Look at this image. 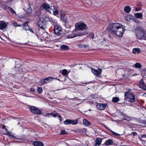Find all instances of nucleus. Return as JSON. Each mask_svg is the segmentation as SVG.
I'll return each mask as SVG.
<instances>
[{"instance_id": "72a5a7b5", "label": "nucleus", "mask_w": 146, "mask_h": 146, "mask_svg": "<svg viewBox=\"0 0 146 146\" xmlns=\"http://www.w3.org/2000/svg\"><path fill=\"white\" fill-rule=\"evenodd\" d=\"M108 129L109 130H110V131H111L112 132V134L113 135H114L116 136H119L120 135H119V134H118L117 133H116L113 131H112L110 129L108 128Z\"/></svg>"}, {"instance_id": "5701e85b", "label": "nucleus", "mask_w": 146, "mask_h": 146, "mask_svg": "<svg viewBox=\"0 0 146 146\" xmlns=\"http://www.w3.org/2000/svg\"><path fill=\"white\" fill-rule=\"evenodd\" d=\"M141 50L139 48H134L133 49V52L134 54H139Z\"/></svg>"}, {"instance_id": "37998d69", "label": "nucleus", "mask_w": 146, "mask_h": 146, "mask_svg": "<svg viewBox=\"0 0 146 146\" xmlns=\"http://www.w3.org/2000/svg\"><path fill=\"white\" fill-rule=\"evenodd\" d=\"M12 25L13 26L15 27H17V24L16 22H15L13 23Z\"/></svg>"}, {"instance_id": "412c9836", "label": "nucleus", "mask_w": 146, "mask_h": 146, "mask_svg": "<svg viewBox=\"0 0 146 146\" xmlns=\"http://www.w3.org/2000/svg\"><path fill=\"white\" fill-rule=\"evenodd\" d=\"M60 48L62 50H68L69 49L68 46L65 45H61L60 46Z\"/></svg>"}, {"instance_id": "9d476101", "label": "nucleus", "mask_w": 146, "mask_h": 146, "mask_svg": "<svg viewBox=\"0 0 146 146\" xmlns=\"http://www.w3.org/2000/svg\"><path fill=\"white\" fill-rule=\"evenodd\" d=\"M7 27L6 23L3 21H0V30L6 31Z\"/></svg>"}, {"instance_id": "aec40b11", "label": "nucleus", "mask_w": 146, "mask_h": 146, "mask_svg": "<svg viewBox=\"0 0 146 146\" xmlns=\"http://www.w3.org/2000/svg\"><path fill=\"white\" fill-rule=\"evenodd\" d=\"M135 16L137 18L139 19H142L143 17V15L142 13H138L135 14Z\"/></svg>"}, {"instance_id": "bb28decb", "label": "nucleus", "mask_w": 146, "mask_h": 146, "mask_svg": "<svg viewBox=\"0 0 146 146\" xmlns=\"http://www.w3.org/2000/svg\"><path fill=\"white\" fill-rule=\"evenodd\" d=\"M7 135L8 136H10L13 138L16 139H18L17 136H15L14 134H12L10 132H9Z\"/></svg>"}, {"instance_id": "79ce46f5", "label": "nucleus", "mask_w": 146, "mask_h": 146, "mask_svg": "<svg viewBox=\"0 0 146 146\" xmlns=\"http://www.w3.org/2000/svg\"><path fill=\"white\" fill-rule=\"evenodd\" d=\"M144 84H145L143 80V79H141L140 81L139 86Z\"/></svg>"}, {"instance_id": "a19ab883", "label": "nucleus", "mask_w": 146, "mask_h": 146, "mask_svg": "<svg viewBox=\"0 0 146 146\" xmlns=\"http://www.w3.org/2000/svg\"><path fill=\"white\" fill-rule=\"evenodd\" d=\"M35 14L36 15H39L40 14V12L39 10L36 11L35 12Z\"/></svg>"}, {"instance_id": "a878e982", "label": "nucleus", "mask_w": 146, "mask_h": 146, "mask_svg": "<svg viewBox=\"0 0 146 146\" xmlns=\"http://www.w3.org/2000/svg\"><path fill=\"white\" fill-rule=\"evenodd\" d=\"M61 20L64 23L67 21V17L64 15H61Z\"/></svg>"}, {"instance_id": "4be33fe9", "label": "nucleus", "mask_w": 146, "mask_h": 146, "mask_svg": "<svg viewBox=\"0 0 146 146\" xmlns=\"http://www.w3.org/2000/svg\"><path fill=\"white\" fill-rule=\"evenodd\" d=\"M82 35L80 33H77L75 34H72L70 36H69L68 37V38H74V37H76L77 36H81Z\"/></svg>"}, {"instance_id": "052dcab7", "label": "nucleus", "mask_w": 146, "mask_h": 146, "mask_svg": "<svg viewBox=\"0 0 146 146\" xmlns=\"http://www.w3.org/2000/svg\"><path fill=\"white\" fill-rule=\"evenodd\" d=\"M55 78V79L57 80H59V81L60 80V79H59L56 78Z\"/></svg>"}, {"instance_id": "a18cd8bd", "label": "nucleus", "mask_w": 146, "mask_h": 146, "mask_svg": "<svg viewBox=\"0 0 146 146\" xmlns=\"http://www.w3.org/2000/svg\"><path fill=\"white\" fill-rule=\"evenodd\" d=\"M35 90L34 88H31L30 89V91L32 92H34Z\"/></svg>"}, {"instance_id": "3c124183", "label": "nucleus", "mask_w": 146, "mask_h": 146, "mask_svg": "<svg viewBox=\"0 0 146 146\" xmlns=\"http://www.w3.org/2000/svg\"><path fill=\"white\" fill-rule=\"evenodd\" d=\"M28 10H29V11H28V13H31V9L30 8L29 9H28Z\"/></svg>"}, {"instance_id": "680f3d73", "label": "nucleus", "mask_w": 146, "mask_h": 146, "mask_svg": "<svg viewBox=\"0 0 146 146\" xmlns=\"http://www.w3.org/2000/svg\"><path fill=\"white\" fill-rule=\"evenodd\" d=\"M91 83V82H89L88 83L86 82V84H89V83Z\"/></svg>"}, {"instance_id": "4c0bfd02", "label": "nucleus", "mask_w": 146, "mask_h": 146, "mask_svg": "<svg viewBox=\"0 0 146 146\" xmlns=\"http://www.w3.org/2000/svg\"><path fill=\"white\" fill-rule=\"evenodd\" d=\"M40 9L41 10L46 9V4L44 3L43 4V5H41L40 7Z\"/></svg>"}, {"instance_id": "de8ad7c7", "label": "nucleus", "mask_w": 146, "mask_h": 146, "mask_svg": "<svg viewBox=\"0 0 146 146\" xmlns=\"http://www.w3.org/2000/svg\"><path fill=\"white\" fill-rule=\"evenodd\" d=\"M141 138H146V135H142L141 136Z\"/></svg>"}, {"instance_id": "f03ea898", "label": "nucleus", "mask_w": 146, "mask_h": 146, "mask_svg": "<svg viewBox=\"0 0 146 146\" xmlns=\"http://www.w3.org/2000/svg\"><path fill=\"white\" fill-rule=\"evenodd\" d=\"M135 35L138 39L146 40V31L143 27H138L136 30Z\"/></svg>"}, {"instance_id": "774afa93", "label": "nucleus", "mask_w": 146, "mask_h": 146, "mask_svg": "<svg viewBox=\"0 0 146 146\" xmlns=\"http://www.w3.org/2000/svg\"><path fill=\"white\" fill-rule=\"evenodd\" d=\"M139 139H140V140H141L140 139V138H139Z\"/></svg>"}, {"instance_id": "f8f14e48", "label": "nucleus", "mask_w": 146, "mask_h": 146, "mask_svg": "<svg viewBox=\"0 0 146 146\" xmlns=\"http://www.w3.org/2000/svg\"><path fill=\"white\" fill-rule=\"evenodd\" d=\"M28 21H26L24 23L23 25V30L26 31L28 30V29H29V28L28 25Z\"/></svg>"}, {"instance_id": "f3484780", "label": "nucleus", "mask_w": 146, "mask_h": 146, "mask_svg": "<svg viewBox=\"0 0 146 146\" xmlns=\"http://www.w3.org/2000/svg\"><path fill=\"white\" fill-rule=\"evenodd\" d=\"M70 72V71H69L68 72L67 70L66 69L62 70L60 71V72L64 76L67 75Z\"/></svg>"}, {"instance_id": "6e6552de", "label": "nucleus", "mask_w": 146, "mask_h": 146, "mask_svg": "<svg viewBox=\"0 0 146 146\" xmlns=\"http://www.w3.org/2000/svg\"><path fill=\"white\" fill-rule=\"evenodd\" d=\"M91 71L96 76H99L102 72L101 69L98 68V70H96L94 68H92L91 69Z\"/></svg>"}, {"instance_id": "f704fd0d", "label": "nucleus", "mask_w": 146, "mask_h": 146, "mask_svg": "<svg viewBox=\"0 0 146 146\" xmlns=\"http://www.w3.org/2000/svg\"><path fill=\"white\" fill-rule=\"evenodd\" d=\"M37 91L39 94H41L42 92V88L41 87L38 88L37 89Z\"/></svg>"}, {"instance_id": "2f4dec72", "label": "nucleus", "mask_w": 146, "mask_h": 146, "mask_svg": "<svg viewBox=\"0 0 146 146\" xmlns=\"http://www.w3.org/2000/svg\"><path fill=\"white\" fill-rule=\"evenodd\" d=\"M52 12L53 13V14L55 15L58 14V11L57 10V9L55 8V7H54V9H53V11Z\"/></svg>"}, {"instance_id": "b1692460", "label": "nucleus", "mask_w": 146, "mask_h": 146, "mask_svg": "<svg viewBox=\"0 0 146 146\" xmlns=\"http://www.w3.org/2000/svg\"><path fill=\"white\" fill-rule=\"evenodd\" d=\"M124 11L127 13H129L131 11V8L130 6H126L124 8Z\"/></svg>"}, {"instance_id": "c03bdc74", "label": "nucleus", "mask_w": 146, "mask_h": 146, "mask_svg": "<svg viewBox=\"0 0 146 146\" xmlns=\"http://www.w3.org/2000/svg\"><path fill=\"white\" fill-rule=\"evenodd\" d=\"M82 129H80L77 130L76 131V132H78L79 133H81L82 132Z\"/></svg>"}, {"instance_id": "6ab92c4d", "label": "nucleus", "mask_w": 146, "mask_h": 146, "mask_svg": "<svg viewBox=\"0 0 146 146\" xmlns=\"http://www.w3.org/2000/svg\"><path fill=\"white\" fill-rule=\"evenodd\" d=\"M83 123L85 126L90 125V122L86 119H84L83 120Z\"/></svg>"}, {"instance_id": "9b49d317", "label": "nucleus", "mask_w": 146, "mask_h": 146, "mask_svg": "<svg viewBox=\"0 0 146 146\" xmlns=\"http://www.w3.org/2000/svg\"><path fill=\"white\" fill-rule=\"evenodd\" d=\"M102 139L100 138L97 137L95 141L94 146H99L101 144Z\"/></svg>"}, {"instance_id": "49530a36", "label": "nucleus", "mask_w": 146, "mask_h": 146, "mask_svg": "<svg viewBox=\"0 0 146 146\" xmlns=\"http://www.w3.org/2000/svg\"><path fill=\"white\" fill-rule=\"evenodd\" d=\"M77 46L79 48H82V45H81L80 44H78Z\"/></svg>"}, {"instance_id": "4468645a", "label": "nucleus", "mask_w": 146, "mask_h": 146, "mask_svg": "<svg viewBox=\"0 0 146 146\" xmlns=\"http://www.w3.org/2000/svg\"><path fill=\"white\" fill-rule=\"evenodd\" d=\"M33 145L35 146H43V144L42 142L38 141H34Z\"/></svg>"}, {"instance_id": "ea45409f", "label": "nucleus", "mask_w": 146, "mask_h": 146, "mask_svg": "<svg viewBox=\"0 0 146 146\" xmlns=\"http://www.w3.org/2000/svg\"><path fill=\"white\" fill-rule=\"evenodd\" d=\"M9 9L12 13L13 14L15 13V12L11 8L9 7Z\"/></svg>"}, {"instance_id": "8fccbe9b", "label": "nucleus", "mask_w": 146, "mask_h": 146, "mask_svg": "<svg viewBox=\"0 0 146 146\" xmlns=\"http://www.w3.org/2000/svg\"><path fill=\"white\" fill-rule=\"evenodd\" d=\"M132 133H133V135L134 136L136 135H137V133L135 132H132Z\"/></svg>"}, {"instance_id": "393cba45", "label": "nucleus", "mask_w": 146, "mask_h": 146, "mask_svg": "<svg viewBox=\"0 0 146 146\" xmlns=\"http://www.w3.org/2000/svg\"><path fill=\"white\" fill-rule=\"evenodd\" d=\"M55 78L51 77H49L46 78V84L51 82Z\"/></svg>"}, {"instance_id": "603ef678", "label": "nucleus", "mask_w": 146, "mask_h": 146, "mask_svg": "<svg viewBox=\"0 0 146 146\" xmlns=\"http://www.w3.org/2000/svg\"><path fill=\"white\" fill-rule=\"evenodd\" d=\"M28 30L29 31H31V32L33 33H34L33 31L31 29L29 28V29H28Z\"/></svg>"}, {"instance_id": "7ed1b4c3", "label": "nucleus", "mask_w": 146, "mask_h": 146, "mask_svg": "<svg viewBox=\"0 0 146 146\" xmlns=\"http://www.w3.org/2000/svg\"><path fill=\"white\" fill-rule=\"evenodd\" d=\"M125 99H128V101L130 102H134L135 100V97L132 93L126 92L125 94Z\"/></svg>"}, {"instance_id": "f257e3e1", "label": "nucleus", "mask_w": 146, "mask_h": 146, "mask_svg": "<svg viewBox=\"0 0 146 146\" xmlns=\"http://www.w3.org/2000/svg\"><path fill=\"white\" fill-rule=\"evenodd\" d=\"M108 26L111 29L113 34L119 37L122 36L124 31L120 24L117 23H111L109 24Z\"/></svg>"}, {"instance_id": "13d9d810", "label": "nucleus", "mask_w": 146, "mask_h": 146, "mask_svg": "<svg viewBox=\"0 0 146 146\" xmlns=\"http://www.w3.org/2000/svg\"><path fill=\"white\" fill-rule=\"evenodd\" d=\"M21 24H19V25L17 24V27H21Z\"/></svg>"}, {"instance_id": "0eeeda50", "label": "nucleus", "mask_w": 146, "mask_h": 146, "mask_svg": "<svg viewBox=\"0 0 146 146\" xmlns=\"http://www.w3.org/2000/svg\"><path fill=\"white\" fill-rule=\"evenodd\" d=\"M86 25L84 23H77L75 25L76 28H78L80 30L85 29L86 28Z\"/></svg>"}, {"instance_id": "09e8293b", "label": "nucleus", "mask_w": 146, "mask_h": 146, "mask_svg": "<svg viewBox=\"0 0 146 146\" xmlns=\"http://www.w3.org/2000/svg\"><path fill=\"white\" fill-rule=\"evenodd\" d=\"M1 127H2L3 129L5 128V126L3 125H1Z\"/></svg>"}, {"instance_id": "58836bf2", "label": "nucleus", "mask_w": 146, "mask_h": 146, "mask_svg": "<svg viewBox=\"0 0 146 146\" xmlns=\"http://www.w3.org/2000/svg\"><path fill=\"white\" fill-rule=\"evenodd\" d=\"M89 37L93 39L94 37V34L93 33H91L89 35Z\"/></svg>"}, {"instance_id": "c756f323", "label": "nucleus", "mask_w": 146, "mask_h": 146, "mask_svg": "<svg viewBox=\"0 0 146 146\" xmlns=\"http://www.w3.org/2000/svg\"><path fill=\"white\" fill-rule=\"evenodd\" d=\"M78 119H76L74 120L71 119V124L73 125H76L78 123Z\"/></svg>"}, {"instance_id": "cd10ccee", "label": "nucleus", "mask_w": 146, "mask_h": 146, "mask_svg": "<svg viewBox=\"0 0 146 146\" xmlns=\"http://www.w3.org/2000/svg\"><path fill=\"white\" fill-rule=\"evenodd\" d=\"M119 101V98L117 97H114L112 98V101L114 102H117Z\"/></svg>"}, {"instance_id": "2eb2a0df", "label": "nucleus", "mask_w": 146, "mask_h": 146, "mask_svg": "<svg viewBox=\"0 0 146 146\" xmlns=\"http://www.w3.org/2000/svg\"><path fill=\"white\" fill-rule=\"evenodd\" d=\"M47 10L46 11L51 13L53 11V9H54V5H52L51 7L49 6H47Z\"/></svg>"}, {"instance_id": "69168bd1", "label": "nucleus", "mask_w": 146, "mask_h": 146, "mask_svg": "<svg viewBox=\"0 0 146 146\" xmlns=\"http://www.w3.org/2000/svg\"><path fill=\"white\" fill-rule=\"evenodd\" d=\"M125 119L127 120V121H129V120L127 119Z\"/></svg>"}, {"instance_id": "7c9ffc66", "label": "nucleus", "mask_w": 146, "mask_h": 146, "mask_svg": "<svg viewBox=\"0 0 146 146\" xmlns=\"http://www.w3.org/2000/svg\"><path fill=\"white\" fill-rule=\"evenodd\" d=\"M9 133V132L6 128L3 130L2 133L3 134H8Z\"/></svg>"}, {"instance_id": "e2e57ef3", "label": "nucleus", "mask_w": 146, "mask_h": 146, "mask_svg": "<svg viewBox=\"0 0 146 146\" xmlns=\"http://www.w3.org/2000/svg\"><path fill=\"white\" fill-rule=\"evenodd\" d=\"M63 89V88H62V89H58V90H62V89ZM55 91H56V90H55Z\"/></svg>"}, {"instance_id": "864d4df0", "label": "nucleus", "mask_w": 146, "mask_h": 146, "mask_svg": "<svg viewBox=\"0 0 146 146\" xmlns=\"http://www.w3.org/2000/svg\"><path fill=\"white\" fill-rule=\"evenodd\" d=\"M22 71H23V72H25L26 71V70L25 68H22Z\"/></svg>"}, {"instance_id": "39448f33", "label": "nucleus", "mask_w": 146, "mask_h": 146, "mask_svg": "<svg viewBox=\"0 0 146 146\" xmlns=\"http://www.w3.org/2000/svg\"><path fill=\"white\" fill-rule=\"evenodd\" d=\"M31 111L35 114H41L42 112L38 108L34 106H31L29 108Z\"/></svg>"}, {"instance_id": "e433bc0d", "label": "nucleus", "mask_w": 146, "mask_h": 146, "mask_svg": "<svg viewBox=\"0 0 146 146\" xmlns=\"http://www.w3.org/2000/svg\"><path fill=\"white\" fill-rule=\"evenodd\" d=\"M67 134V133L64 130L62 131L60 133V134L61 135H64Z\"/></svg>"}, {"instance_id": "0e129e2a", "label": "nucleus", "mask_w": 146, "mask_h": 146, "mask_svg": "<svg viewBox=\"0 0 146 146\" xmlns=\"http://www.w3.org/2000/svg\"><path fill=\"white\" fill-rule=\"evenodd\" d=\"M144 73L146 74V70L144 71Z\"/></svg>"}, {"instance_id": "20e7f679", "label": "nucleus", "mask_w": 146, "mask_h": 146, "mask_svg": "<svg viewBox=\"0 0 146 146\" xmlns=\"http://www.w3.org/2000/svg\"><path fill=\"white\" fill-rule=\"evenodd\" d=\"M46 21L44 19L40 18L38 22V27L43 30H44L46 27Z\"/></svg>"}, {"instance_id": "5fc2aeb1", "label": "nucleus", "mask_w": 146, "mask_h": 146, "mask_svg": "<svg viewBox=\"0 0 146 146\" xmlns=\"http://www.w3.org/2000/svg\"><path fill=\"white\" fill-rule=\"evenodd\" d=\"M82 47L86 48L87 47V46L85 44H83L82 45Z\"/></svg>"}, {"instance_id": "423d86ee", "label": "nucleus", "mask_w": 146, "mask_h": 146, "mask_svg": "<svg viewBox=\"0 0 146 146\" xmlns=\"http://www.w3.org/2000/svg\"><path fill=\"white\" fill-rule=\"evenodd\" d=\"M54 30L55 34L57 36L61 35L62 33V29L59 25H55L54 26Z\"/></svg>"}, {"instance_id": "4d7b16f0", "label": "nucleus", "mask_w": 146, "mask_h": 146, "mask_svg": "<svg viewBox=\"0 0 146 146\" xmlns=\"http://www.w3.org/2000/svg\"><path fill=\"white\" fill-rule=\"evenodd\" d=\"M143 96L144 97H146V93H145L143 95Z\"/></svg>"}, {"instance_id": "1a4fd4ad", "label": "nucleus", "mask_w": 146, "mask_h": 146, "mask_svg": "<svg viewBox=\"0 0 146 146\" xmlns=\"http://www.w3.org/2000/svg\"><path fill=\"white\" fill-rule=\"evenodd\" d=\"M96 107L99 110H104L106 108V106L104 104L99 103L96 105Z\"/></svg>"}, {"instance_id": "dca6fc26", "label": "nucleus", "mask_w": 146, "mask_h": 146, "mask_svg": "<svg viewBox=\"0 0 146 146\" xmlns=\"http://www.w3.org/2000/svg\"><path fill=\"white\" fill-rule=\"evenodd\" d=\"M54 2L52 0H47L46 2V10H47V6H49L51 7H52L53 5Z\"/></svg>"}, {"instance_id": "bf43d9fd", "label": "nucleus", "mask_w": 146, "mask_h": 146, "mask_svg": "<svg viewBox=\"0 0 146 146\" xmlns=\"http://www.w3.org/2000/svg\"><path fill=\"white\" fill-rule=\"evenodd\" d=\"M49 18H47V17H46V21H47V20L48 21V20H49Z\"/></svg>"}, {"instance_id": "c9c22d12", "label": "nucleus", "mask_w": 146, "mask_h": 146, "mask_svg": "<svg viewBox=\"0 0 146 146\" xmlns=\"http://www.w3.org/2000/svg\"><path fill=\"white\" fill-rule=\"evenodd\" d=\"M140 87L144 90H146V86L145 85L143 84L139 86Z\"/></svg>"}, {"instance_id": "6e6d98bb", "label": "nucleus", "mask_w": 146, "mask_h": 146, "mask_svg": "<svg viewBox=\"0 0 146 146\" xmlns=\"http://www.w3.org/2000/svg\"><path fill=\"white\" fill-rule=\"evenodd\" d=\"M77 99V100H78V98H74L71 99L72 100H75L74 99Z\"/></svg>"}, {"instance_id": "338daca9", "label": "nucleus", "mask_w": 146, "mask_h": 146, "mask_svg": "<svg viewBox=\"0 0 146 146\" xmlns=\"http://www.w3.org/2000/svg\"><path fill=\"white\" fill-rule=\"evenodd\" d=\"M130 90H131V89H129V91H130Z\"/></svg>"}, {"instance_id": "a211bd4d", "label": "nucleus", "mask_w": 146, "mask_h": 146, "mask_svg": "<svg viewBox=\"0 0 146 146\" xmlns=\"http://www.w3.org/2000/svg\"><path fill=\"white\" fill-rule=\"evenodd\" d=\"M105 144L107 146L112 145L113 144V141L111 139H110L106 141Z\"/></svg>"}, {"instance_id": "ddd939ff", "label": "nucleus", "mask_w": 146, "mask_h": 146, "mask_svg": "<svg viewBox=\"0 0 146 146\" xmlns=\"http://www.w3.org/2000/svg\"><path fill=\"white\" fill-rule=\"evenodd\" d=\"M53 116L54 117H56V116L59 117L60 118L61 117L60 115L58 113H46V116Z\"/></svg>"}, {"instance_id": "473e14b6", "label": "nucleus", "mask_w": 146, "mask_h": 146, "mask_svg": "<svg viewBox=\"0 0 146 146\" xmlns=\"http://www.w3.org/2000/svg\"><path fill=\"white\" fill-rule=\"evenodd\" d=\"M135 67L137 68H140L141 67V64L139 63H137L134 65Z\"/></svg>"}, {"instance_id": "c85d7f7f", "label": "nucleus", "mask_w": 146, "mask_h": 146, "mask_svg": "<svg viewBox=\"0 0 146 146\" xmlns=\"http://www.w3.org/2000/svg\"><path fill=\"white\" fill-rule=\"evenodd\" d=\"M71 119H67L64 121L65 125H67L71 124Z\"/></svg>"}]
</instances>
